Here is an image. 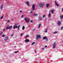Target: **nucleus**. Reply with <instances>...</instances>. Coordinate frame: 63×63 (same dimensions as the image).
I'll use <instances>...</instances> for the list:
<instances>
[{
  "label": "nucleus",
  "mask_w": 63,
  "mask_h": 63,
  "mask_svg": "<svg viewBox=\"0 0 63 63\" xmlns=\"http://www.w3.org/2000/svg\"><path fill=\"white\" fill-rule=\"evenodd\" d=\"M45 16H46V15H43V18H44L45 17Z\"/></svg>",
  "instance_id": "c756f323"
},
{
  "label": "nucleus",
  "mask_w": 63,
  "mask_h": 63,
  "mask_svg": "<svg viewBox=\"0 0 63 63\" xmlns=\"http://www.w3.org/2000/svg\"><path fill=\"white\" fill-rule=\"evenodd\" d=\"M10 20H8V21H7V22H10Z\"/></svg>",
  "instance_id": "c9c22d12"
},
{
  "label": "nucleus",
  "mask_w": 63,
  "mask_h": 63,
  "mask_svg": "<svg viewBox=\"0 0 63 63\" xmlns=\"http://www.w3.org/2000/svg\"><path fill=\"white\" fill-rule=\"evenodd\" d=\"M46 39V36L44 37L43 38V40H45V39Z\"/></svg>",
  "instance_id": "4be33fe9"
},
{
  "label": "nucleus",
  "mask_w": 63,
  "mask_h": 63,
  "mask_svg": "<svg viewBox=\"0 0 63 63\" xmlns=\"http://www.w3.org/2000/svg\"><path fill=\"white\" fill-rule=\"evenodd\" d=\"M38 20L39 21H40L41 20V19H42V18H41V17H39L38 18Z\"/></svg>",
  "instance_id": "9b49d317"
},
{
  "label": "nucleus",
  "mask_w": 63,
  "mask_h": 63,
  "mask_svg": "<svg viewBox=\"0 0 63 63\" xmlns=\"http://www.w3.org/2000/svg\"><path fill=\"white\" fill-rule=\"evenodd\" d=\"M46 5L47 8H48V6H49V4H48H48H47Z\"/></svg>",
  "instance_id": "4468645a"
},
{
  "label": "nucleus",
  "mask_w": 63,
  "mask_h": 63,
  "mask_svg": "<svg viewBox=\"0 0 63 63\" xmlns=\"http://www.w3.org/2000/svg\"><path fill=\"white\" fill-rule=\"evenodd\" d=\"M40 26H41V24H40L38 25V28H40Z\"/></svg>",
  "instance_id": "cd10ccee"
},
{
  "label": "nucleus",
  "mask_w": 63,
  "mask_h": 63,
  "mask_svg": "<svg viewBox=\"0 0 63 63\" xmlns=\"http://www.w3.org/2000/svg\"><path fill=\"white\" fill-rule=\"evenodd\" d=\"M38 14H36L34 13L33 14V16H37Z\"/></svg>",
  "instance_id": "dca6fc26"
},
{
  "label": "nucleus",
  "mask_w": 63,
  "mask_h": 63,
  "mask_svg": "<svg viewBox=\"0 0 63 63\" xmlns=\"http://www.w3.org/2000/svg\"><path fill=\"white\" fill-rule=\"evenodd\" d=\"M2 32H1L0 33V36H1V35H2Z\"/></svg>",
  "instance_id": "f704fd0d"
},
{
  "label": "nucleus",
  "mask_w": 63,
  "mask_h": 63,
  "mask_svg": "<svg viewBox=\"0 0 63 63\" xmlns=\"http://www.w3.org/2000/svg\"><path fill=\"white\" fill-rule=\"evenodd\" d=\"M55 4L58 7V6H59V5H58V4L55 1Z\"/></svg>",
  "instance_id": "2eb2a0df"
},
{
  "label": "nucleus",
  "mask_w": 63,
  "mask_h": 63,
  "mask_svg": "<svg viewBox=\"0 0 63 63\" xmlns=\"http://www.w3.org/2000/svg\"><path fill=\"white\" fill-rule=\"evenodd\" d=\"M35 42H34L33 43H32V45H34V44H35Z\"/></svg>",
  "instance_id": "5701e85b"
},
{
  "label": "nucleus",
  "mask_w": 63,
  "mask_h": 63,
  "mask_svg": "<svg viewBox=\"0 0 63 63\" xmlns=\"http://www.w3.org/2000/svg\"><path fill=\"white\" fill-rule=\"evenodd\" d=\"M35 5L34 4H33L32 5V10H33V11L35 10Z\"/></svg>",
  "instance_id": "39448f33"
},
{
  "label": "nucleus",
  "mask_w": 63,
  "mask_h": 63,
  "mask_svg": "<svg viewBox=\"0 0 63 63\" xmlns=\"http://www.w3.org/2000/svg\"><path fill=\"white\" fill-rule=\"evenodd\" d=\"M26 4L28 6H29V1H28L26 2Z\"/></svg>",
  "instance_id": "6e6552de"
},
{
  "label": "nucleus",
  "mask_w": 63,
  "mask_h": 63,
  "mask_svg": "<svg viewBox=\"0 0 63 63\" xmlns=\"http://www.w3.org/2000/svg\"><path fill=\"white\" fill-rule=\"evenodd\" d=\"M41 37V36H40V35H37L36 36V38H40Z\"/></svg>",
  "instance_id": "9d476101"
},
{
  "label": "nucleus",
  "mask_w": 63,
  "mask_h": 63,
  "mask_svg": "<svg viewBox=\"0 0 63 63\" xmlns=\"http://www.w3.org/2000/svg\"><path fill=\"white\" fill-rule=\"evenodd\" d=\"M44 5V4L42 3H40L39 5V6L40 7H42Z\"/></svg>",
  "instance_id": "20e7f679"
},
{
  "label": "nucleus",
  "mask_w": 63,
  "mask_h": 63,
  "mask_svg": "<svg viewBox=\"0 0 63 63\" xmlns=\"http://www.w3.org/2000/svg\"><path fill=\"white\" fill-rule=\"evenodd\" d=\"M11 36H13V35L12 34H11Z\"/></svg>",
  "instance_id": "58836bf2"
},
{
  "label": "nucleus",
  "mask_w": 63,
  "mask_h": 63,
  "mask_svg": "<svg viewBox=\"0 0 63 63\" xmlns=\"http://www.w3.org/2000/svg\"><path fill=\"white\" fill-rule=\"evenodd\" d=\"M31 22L32 23V22H33V21L32 20H31Z\"/></svg>",
  "instance_id": "4c0bfd02"
},
{
  "label": "nucleus",
  "mask_w": 63,
  "mask_h": 63,
  "mask_svg": "<svg viewBox=\"0 0 63 63\" xmlns=\"http://www.w3.org/2000/svg\"><path fill=\"white\" fill-rule=\"evenodd\" d=\"M56 43L54 42L52 45L53 48H55V47H56Z\"/></svg>",
  "instance_id": "f03ea898"
},
{
  "label": "nucleus",
  "mask_w": 63,
  "mask_h": 63,
  "mask_svg": "<svg viewBox=\"0 0 63 63\" xmlns=\"http://www.w3.org/2000/svg\"><path fill=\"white\" fill-rule=\"evenodd\" d=\"M17 25L16 24H15V25L13 26V29L17 28V26H16Z\"/></svg>",
  "instance_id": "423d86ee"
},
{
  "label": "nucleus",
  "mask_w": 63,
  "mask_h": 63,
  "mask_svg": "<svg viewBox=\"0 0 63 63\" xmlns=\"http://www.w3.org/2000/svg\"><path fill=\"white\" fill-rule=\"evenodd\" d=\"M54 10H52V11H51V13L52 14H53V12L54 11Z\"/></svg>",
  "instance_id": "a211bd4d"
},
{
  "label": "nucleus",
  "mask_w": 63,
  "mask_h": 63,
  "mask_svg": "<svg viewBox=\"0 0 63 63\" xmlns=\"http://www.w3.org/2000/svg\"><path fill=\"white\" fill-rule=\"evenodd\" d=\"M30 13L31 14H32V11L31 12H30Z\"/></svg>",
  "instance_id": "a19ab883"
},
{
  "label": "nucleus",
  "mask_w": 63,
  "mask_h": 63,
  "mask_svg": "<svg viewBox=\"0 0 63 63\" xmlns=\"http://www.w3.org/2000/svg\"><path fill=\"white\" fill-rule=\"evenodd\" d=\"M63 27L62 26V27L61 28V30H62V29H63Z\"/></svg>",
  "instance_id": "2f4dec72"
},
{
  "label": "nucleus",
  "mask_w": 63,
  "mask_h": 63,
  "mask_svg": "<svg viewBox=\"0 0 63 63\" xmlns=\"http://www.w3.org/2000/svg\"><path fill=\"white\" fill-rule=\"evenodd\" d=\"M29 37V35H27L25 37L26 38V37Z\"/></svg>",
  "instance_id": "7c9ffc66"
},
{
  "label": "nucleus",
  "mask_w": 63,
  "mask_h": 63,
  "mask_svg": "<svg viewBox=\"0 0 63 63\" xmlns=\"http://www.w3.org/2000/svg\"><path fill=\"white\" fill-rule=\"evenodd\" d=\"M20 27V25H18V28H17V29H18H18H19V28Z\"/></svg>",
  "instance_id": "b1692460"
},
{
  "label": "nucleus",
  "mask_w": 63,
  "mask_h": 63,
  "mask_svg": "<svg viewBox=\"0 0 63 63\" xmlns=\"http://www.w3.org/2000/svg\"><path fill=\"white\" fill-rule=\"evenodd\" d=\"M5 29H4L3 30V31H5Z\"/></svg>",
  "instance_id": "37998d69"
},
{
  "label": "nucleus",
  "mask_w": 63,
  "mask_h": 63,
  "mask_svg": "<svg viewBox=\"0 0 63 63\" xmlns=\"http://www.w3.org/2000/svg\"><path fill=\"white\" fill-rule=\"evenodd\" d=\"M4 16H2L1 17V19H3V18Z\"/></svg>",
  "instance_id": "c85d7f7f"
},
{
  "label": "nucleus",
  "mask_w": 63,
  "mask_h": 63,
  "mask_svg": "<svg viewBox=\"0 0 63 63\" xmlns=\"http://www.w3.org/2000/svg\"><path fill=\"white\" fill-rule=\"evenodd\" d=\"M23 16H21V18H23Z\"/></svg>",
  "instance_id": "72a5a7b5"
},
{
  "label": "nucleus",
  "mask_w": 63,
  "mask_h": 63,
  "mask_svg": "<svg viewBox=\"0 0 63 63\" xmlns=\"http://www.w3.org/2000/svg\"><path fill=\"white\" fill-rule=\"evenodd\" d=\"M35 30H36V29L35 28H34V29L32 30V31H33V32H34V31H35Z\"/></svg>",
  "instance_id": "a878e982"
},
{
  "label": "nucleus",
  "mask_w": 63,
  "mask_h": 63,
  "mask_svg": "<svg viewBox=\"0 0 63 63\" xmlns=\"http://www.w3.org/2000/svg\"><path fill=\"white\" fill-rule=\"evenodd\" d=\"M5 21H6V20H5Z\"/></svg>",
  "instance_id": "de8ad7c7"
},
{
  "label": "nucleus",
  "mask_w": 63,
  "mask_h": 63,
  "mask_svg": "<svg viewBox=\"0 0 63 63\" xmlns=\"http://www.w3.org/2000/svg\"><path fill=\"white\" fill-rule=\"evenodd\" d=\"M1 0V1H2V0Z\"/></svg>",
  "instance_id": "09e8293b"
},
{
  "label": "nucleus",
  "mask_w": 63,
  "mask_h": 63,
  "mask_svg": "<svg viewBox=\"0 0 63 63\" xmlns=\"http://www.w3.org/2000/svg\"><path fill=\"white\" fill-rule=\"evenodd\" d=\"M8 37L7 36L5 37L4 39V41H6L7 40H8Z\"/></svg>",
  "instance_id": "0eeeda50"
},
{
  "label": "nucleus",
  "mask_w": 63,
  "mask_h": 63,
  "mask_svg": "<svg viewBox=\"0 0 63 63\" xmlns=\"http://www.w3.org/2000/svg\"><path fill=\"white\" fill-rule=\"evenodd\" d=\"M42 49H43V50H44V48H42Z\"/></svg>",
  "instance_id": "49530a36"
},
{
  "label": "nucleus",
  "mask_w": 63,
  "mask_h": 63,
  "mask_svg": "<svg viewBox=\"0 0 63 63\" xmlns=\"http://www.w3.org/2000/svg\"><path fill=\"white\" fill-rule=\"evenodd\" d=\"M35 52H36V50H35Z\"/></svg>",
  "instance_id": "a18cd8bd"
},
{
  "label": "nucleus",
  "mask_w": 63,
  "mask_h": 63,
  "mask_svg": "<svg viewBox=\"0 0 63 63\" xmlns=\"http://www.w3.org/2000/svg\"><path fill=\"white\" fill-rule=\"evenodd\" d=\"M62 11L63 12V8L62 9Z\"/></svg>",
  "instance_id": "79ce46f5"
},
{
  "label": "nucleus",
  "mask_w": 63,
  "mask_h": 63,
  "mask_svg": "<svg viewBox=\"0 0 63 63\" xmlns=\"http://www.w3.org/2000/svg\"><path fill=\"white\" fill-rule=\"evenodd\" d=\"M3 4H2L1 5V7H0V9H3Z\"/></svg>",
  "instance_id": "f3484780"
},
{
  "label": "nucleus",
  "mask_w": 63,
  "mask_h": 63,
  "mask_svg": "<svg viewBox=\"0 0 63 63\" xmlns=\"http://www.w3.org/2000/svg\"><path fill=\"white\" fill-rule=\"evenodd\" d=\"M12 27V26H11L9 27V26L8 25L6 28V29L7 30H8V29H10Z\"/></svg>",
  "instance_id": "7ed1b4c3"
},
{
  "label": "nucleus",
  "mask_w": 63,
  "mask_h": 63,
  "mask_svg": "<svg viewBox=\"0 0 63 63\" xmlns=\"http://www.w3.org/2000/svg\"><path fill=\"white\" fill-rule=\"evenodd\" d=\"M24 26H23L22 27V29H23V30H24Z\"/></svg>",
  "instance_id": "aec40b11"
},
{
  "label": "nucleus",
  "mask_w": 63,
  "mask_h": 63,
  "mask_svg": "<svg viewBox=\"0 0 63 63\" xmlns=\"http://www.w3.org/2000/svg\"><path fill=\"white\" fill-rule=\"evenodd\" d=\"M58 33V32H57V31H55L54 33V34H56V33Z\"/></svg>",
  "instance_id": "412c9836"
},
{
  "label": "nucleus",
  "mask_w": 63,
  "mask_h": 63,
  "mask_svg": "<svg viewBox=\"0 0 63 63\" xmlns=\"http://www.w3.org/2000/svg\"><path fill=\"white\" fill-rule=\"evenodd\" d=\"M63 17V15L62 16H60V18L61 19H62Z\"/></svg>",
  "instance_id": "6ab92c4d"
},
{
  "label": "nucleus",
  "mask_w": 63,
  "mask_h": 63,
  "mask_svg": "<svg viewBox=\"0 0 63 63\" xmlns=\"http://www.w3.org/2000/svg\"><path fill=\"white\" fill-rule=\"evenodd\" d=\"M24 20L26 22H29V19L27 18H25Z\"/></svg>",
  "instance_id": "f257e3e1"
},
{
  "label": "nucleus",
  "mask_w": 63,
  "mask_h": 63,
  "mask_svg": "<svg viewBox=\"0 0 63 63\" xmlns=\"http://www.w3.org/2000/svg\"><path fill=\"white\" fill-rule=\"evenodd\" d=\"M5 36L4 35V34H3V35H2L1 36V37H5Z\"/></svg>",
  "instance_id": "393cba45"
},
{
  "label": "nucleus",
  "mask_w": 63,
  "mask_h": 63,
  "mask_svg": "<svg viewBox=\"0 0 63 63\" xmlns=\"http://www.w3.org/2000/svg\"><path fill=\"white\" fill-rule=\"evenodd\" d=\"M57 23H58V25H60V24H61V22H60V21H57Z\"/></svg>",
  "instance_id": "1a4fd4ad"
},
{
  "label": "nucleus",
  "mask_w": 63,
  "mask_h": 63,
  "mask_svg": "<svg viewBox=\"0 0 63 63\" xmlns=\"http://www.w3.org/2000/svg\"><path fill=\"white\" fill-rule=\"evenodd\" d=\"M23 35V34H21V36H22Z\"/></svg>",
  "instance_id": "c03bdc74"
},
{
  "label": "nucleus",
  "mask_w": 63,
  "mask_h": 63,
  "mask_svg": "<svg viewBox=\"0 0 63 63\" xmlns=\"http://www.w3.org/2000/svg\"><path fill=\"white\" fill-rule=\"evenodd\" d=\"M47 28L46 29V30L45 31V33H47Z\"/></svg>",
  "instance_id": "bb28decb"
},
{
  "label": "nucleus",
  "mask_w": 63,
  "mask_h": 63,
  "mask_svg": "<svg viewBox=\"0 0 63 63\" xmlns=\"http://www.w3.org/2000/svg\"><path fill=\"white\" fill-rule=\"evenodd\" d=\"M47 47V46H46L45 47V48H46V47Z\"/></svg>",
  "instance_id": "e433bc0d"
},
{
  "label": "nucleus",
  "mask_w": 63,
  "mask_h": 63,
  "mask_svg": "<svg viewBox=\"0 0 63 63\" xmlns=\"http://www.w3.org/2000/svg\"><path fill=\"white\" fill-rule=\"evenodd\" d=\"M29 40L28 39H26L25 40V42H29Z\"/></svg>",
  "instance_id": "f8f14e48"
},
{
  "label": "nucleus",
  "mask_w": 63,
  "mask_h": 63,
  "mask_svg": "<svg viewBox=\"0 0 63 63\" xmlns=\"http://www.w3.org/2000/svg\"><path fill=\"white\" fill-rule=\"evenodd\" d=\"M17 51H15L14 52V53H17Z\"/></svg>",
  "instance_id": "473e14b6"
},
{
  "label": "nucleus",
  "mask_w": 63,
  "mask_h": 63,
  "mask_svg": "<svg viewBox=\"0 0 63 63\" xmlns=\"http://www.w3.org/2000/svg\"><path fill=\"white\" fill-rule=\"evenodd\" d=\"M20 13H21V12H22V11L21 10V11H20Z\"/></svg>",
  "instance_id": "ea45409f"
},
{
  "label": "nucleus",
  "mask_w": 63,
  "mask_h": 63,
  "mask_svg": "<svg viewBox=\"0 0 63 63\" xmlns=\"http://www.w3.org/2000/svg\"><path fill=\"white\" fill-rule=\"evenodd\" d=\"M48 16L49 17H50V16H51V14H50V13H49V14H48Z\"/></svg>",
  "instance_id": "ddd939ff"
}]
</instances>
